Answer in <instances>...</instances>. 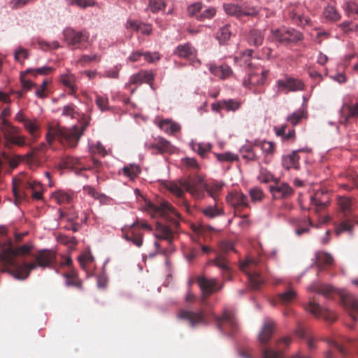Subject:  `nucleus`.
I'll list each match as a JSON object with an SVG mask.
<instances>
[{
	"mask_svg": "<svg viewBox=\"0 0 358 358\" xmlns=\"http://www.w3.org/2000/svg\"><path fill=\"white\" fill-rule=\"evenodd\" d=\"M264 35L261 30L254 29L250 31L248 41L250 45L259 47L262 45Z\"/></svg>",
	"mask_w": 358,
	"mask_h": 358,
	"instance_id": "41",
	"label": "nucleus"
},
{
	"mask_svg": "<svg viewBox=\"0 0 358 358\" xmlns=\"http://www.w3.org/2000/svg\"><path fill=\"white\" fill-rule=\"evenodd\" d=\"M338 204L341 212L343 214L344 220L341 222L336 229L337 235L344 232L350 231L352 229V222L355 217L352 214V201L347 197H341L338 199Z\"/></svg>",
	"mask_w": 358,
	"mask_h": 358,
	"instance_id": "8",
	"label": "nucleus"
},
{
	"mask_svg": "<svg viewBox=\"0 0 358 358\" xmlns=\"http://www.w3.org/2000/svg\"><path fill=\"white\" fill-rule=\"evenodd\" d=\"M197 282L203 293L202 302L206 299L215 292L219 291L222 289V286H218L217 280L215 278L208 279L204 276H199L197 278Z\"/></svg>",
	"mask_w": 358,
	"mask_h": 358,
	"instance_id": "16",
	"label": "nucleus"
},
{
	"mask_svg": "<svg viewBox=\"0 0 358 358\" xmlns=\"http://www.w3.org/2000/svg\"><path fill=\"white\" fill-rule=\"evenodd\" d=\"M167 189L176 195L179 199H182L184 196L183 189L179 187L177 184L171 182L167 185Z\"/></svg>",
	"mask_w": 358,
	"mask_h": 358,
	"instance_id": "64",
	"label": "nucleus"
},
{
	"mask_svg": "<svg viewBox=\"0 0 358 358\" xmlns=\"http://www.w3.org/2000/svg\"><path fill=\"white\" fill-rule=\"evenodd\" d=\"M64 40L66 45L71 49H85L90 39V33L83 29L77 31L71 27H67L63 31Z\"/></svg>",
	"mask_w": 358,
	"mask_h": 358,
	"instance_id": "7",
	"label": "nucleus"
},
{
	"mask_svg": "<svg viewBox=\"0 0 358 358\" xmlns=\"http://www.w3.org/2000/svg\"><path fill=\"white\" fill-rule=\"evenodd\" d=\"M310 202L316 208V210H320L329 202V196L327 192L323 189L317 190L311 196Z\"/></svg>",
	"mask_w": 358,
	"mask_h": 358,
	"instance_id": "23",
	"label": "nucleus"
},
{
	"mask_svg": "<svg viewBox=\"0 0 358 358\" xmlns=\"http://www.w3.org/2000/svg\"><path fill=\"white\" fill-rule=\"evenodd\" d=\"M192 147V150L201 157H203L211 148L209 145L202 143H193Z\"/></svg>",
	"mask_w": 358,
	"mask_h": 358,
	"instance_id": "61",
	"label": "nucleus"
},
{
	"mask_svg": "<svg viewBox=\"0 0 358 358\" xmlns=\"http://www.w3.org/2000/svg\"><path fill=\"white\" fill-rule=\"evenodd\" d=\"M145 209L152 217H161L169 222H173L176 227L179 226V222L175 217L179 216L173 206L166 201H158L155 203L146 202Z\"/></svg>",
	"mask_w": 358,
	"mask_h": 358,
	"instance_id": "4",
	"label": "nucleus"
},
{
	"mask_svg": "<svg viewBox=\"0 0 358 358\" xmlns=\"http://www.w3.org/2000/svg\"><path fill=\"white\" fill-rule=\"evenodd\" d=\"M23 126H24V129L29 133L31 138L34 141H36L40 137V136H41V134H40L41 124L37 119L29 118L23 124Z\"/></svg>",
	"mask_w": 358,
	"mask_h": 358,
	"instance_id": "31",
	"label": "nucleus"
},
{
	"mask_svg": "<svg viewBox=\"0 0 358 358\" xmlns=\"http://www.w3.org/2000/svg\"><path fill=\"white\" fill-rule=\"evenodd\" d=\"M0 129L6 143L20 147L26 145V137L20 135V129L11 124L8 120L1 122Z\"/></svg>",
	"mask_w": 358,
	"mask_h": 358,
	"instance_id": "9",
	"label": "nucleus"
},
{
	"mask_svg": "<svg viewBox=\"0 0 358 358\" xmlns=\"http://www.w3.org/2000/svg\"><path fill=\"white\" fill-rule=\"evenodd\" d=\"M151 148L157 150L160 153H171L173 152V147L171 145V143L161 137L155 140Z\"/></svg>",
	"mask_w": 358,
	"mask_h": 358,
	"instance_id": "36",
	"label": "nucleus"
},
{
	"mask_svg": "<svg viewBox=\"0 0 358 358\" xmlns=\"http://www.w3.org/2000/svg\"><path fill=\"white\" fill-rule=\"evenodd\" d=\"M165 7V0H150L148 8L149 9L155 13L163 9Z\"/></svg>",
	"mask_w": 358,
	"mask_h": 358,
	"instance_id": "62",
	"label": "nucleus"
},
{
	"mask_svg": "<svg viewBox=\"0 0 358 358\" xmlns=\"http://www.w3.org/2000/svg\"><path fill=\"white\" fill-rule=\"evenodd\" d=\"M296 334L299 337L306 340V343L310 350L315 349L316 345L315 338L312 335L307 334L306 329L303 327L299 326Z\"/></svg>",
	"mask_w": 358,
	"mask_h": 358,
	"instance_id": "42",
	"label": "nucleus"
},
{
	"mask_svg": "<svg viewBox=\"0 0 358 358\" xmlns=\"http://www.w3.org/2000/svg\"><path fill=\"white\" fill-rule=\"evenodd\" d=\"M222 189V185L219 183H206V189L205 192H207L208 194L214 199L215 201H217V196L219 192Z\"/></svg>",
	"mask_w": 358,
	"mask_h": 358,
	"instance_id": "51",
	"label": "nucleus"
},
{
	"mask_svg": "<svg viewBox=\"0 0 358 358\" xmlns=\"http://www.w3.org/2000/svg\"><path fill=\"white\" fill-rule=\"evenodd\" d=\"M90 118L88 116L83 115L80 120V130L78 126H73L71 129L61 127L57 125H49L46 134V140L49 145L57 139L61 143L74 148L77 145L78 141L86 128L90 124Z\"/></svg>",
	"mask_w": 358,
	"mask_h": 358,
	"instance_id": "2",
	"label": "nucleus"
},
{
	"mask_svg": "<svg viewBox=\"0 0 358 358\" xmlns=\"http://www.w3.org/2000/svg\"><path fill=\"white\" fill-rule=\"evenodd\" d=\"M240 268L248 277V282L252 289H258L264 283V280L260 275L262 265L258 259L248 258L240 265Z\"/></svg>",
	"mask_w": 358,
	"mask_h": 358,
	"instance_id": "6",
	"label": "nucleus"
},
{
	"mask_svg": "<svg viewBox=\"0 0 358 358\" xmlns=\"http://www.w3.org/2000/svg\"><path fill=\"white\" fill-rule=\"evenodd\" d=\"M255 147L260 148L262 151L266 154H272L275 150V143L266 141H255L254 143Z\"/></svg>",
	"mask_w": 358,
	"mask_h": 358,
	"instance_id": "50",
	"label": "nucleus"
},
{
	"mask_svg": "<svg viewBox=\"0 0 358 358\" xmlns=\"http://www.w3.org/2000/svg\"><path fill=\"white\" fill-rule=\"evenodd\" d=\"M248 66L249 67L248 78L243 80V86L250 90L253 89L255 94L263 93L264 90L262 85L266 81L268 71L261 66H253L251 62L248 63Z\"/></svg>",
	"mask_w": 358,
	"mask_h": 358,
	"instance_id": "5",
	"label": "nucleus"
},
{
	"mask_svg": "<svg viewBox=\"0 0 358 358\" xmlns=\"http://www.w3.org/2000/svg\"><path fill=\"white\" fill-rule=\"evenodd\" d=\"M155 236L157 239L165 240L171 243L174 237V231L169 226L157 222Z\"/></svg>",
	"mask_w": 358,
	"mask_h": 358,
	"instance_id": "26",
	"label": "nucleus"
},
{
	"mask_svg": "<svg viewBox=\"0 0 358 358\" xmlns=\"http://www.w3.org/2000/svg\"><path fill=\"white\" fill-rule=\"evenodd\" d=\"M155 74L152 71L141 70L133 74L129 78V85H141L148 83L152 88Z\"/></svg>",
	"mask_w": 358,
	"mask_h": 358,
	"instance_id": "21",
	"label": "nucleus"
},
{
	"mask_svg": "<svg viewBox=\"0 0 358 358\" xmlns=\"http://www.w3.org/2000/svg\"><path fill=\"white\" fill-rule=\"evenodd\" d=\"M203 4L200 2H196L193 4L189 5L187 7V13L191 17H194L198 20V15L200 14V12L202 11Z\"/></svg>",
	"mask_w": 358,
	"mask_h": 358,
	"instance_id": "57",
	"label": "nucleus"
},
{
	"mask_svg": "<svg viewBox=\"0 0 358 358\" xmlns=\"http://www.w3.org/2000/svg\"><path fill=\"white\" fill-rule=\"evenodd\" d=\"M54 70L53 68L50 66H43L37 69H27L26 73H30L34 77H36L38 75H48Z\"/></svg>",
	"mask_w": 358,
	"mask_h": 358,
	"instance_id": "56",
	"label": "nucleus"
},
{
	"mask_svg": "<svg viewBox=\"0 0 358 358\" xmlns=\"http://www.w3.org/2000/svg\"><path fill=\"white\" fill-rule=\"evenodd\" d=\"M216 322L219 329L224 333L232 334L238 329V323L232 310L224 309L221 317H217Z\"/></svg>",
	"mask_w": 358,
	"mask_h": 358,
	"instance_id": "12",
	"label": "nucleus"
},
{
	"mask_svg": "<svg viewBox=\"0 0 358 358\" xmlns=\"http://www.w3.org/2000/svg\"><path fill=\"white\" fill-rule=\"evenodd\" d=\"M43 186L36 180L23 176L15 178L13 181V192L17 201L26 200L31 194L33 199L39 200L43 198Z\"/></svg>",
	"mask_w": 358,
	"mask_h": 358,
	"instance_id": "3",
	"label": "nucleus"
},
{
	"mask_svg": "<svg viewBox=\"0 0 358 358\" xmlns=\"http://www.w3.org/2000/svg\"><path fill=\"white\" fill-rule=\"evenodd\" d=\"M53 198L60 205L69 203L73 199V193L58 190L53 194Z\"/></svg>",
	"mask_w": 358,
	"mask_h": 358,
	"instance_id": "44",
	"label": "nucleus"
},
{
	"mask_svg": "<svg viewBox=\"0 0 358 358\" xmlns=\"http://www.w3.org/2000/svg\"><path fill=\"white\" fill-rule=\"evenodd\" d=\"M27 75H30V73H26V70L24 71H22L20 75L22 89L25 92H28L29 90H31L32 87L36 86V83L27 78Z\"/></svg>",
	"mask_w": 358,
	"mask_h": 358,
	"instance_id": "52",
	"label": "nucleus"
},
{
	"mask_svg": "<svg viewBox=\"0 0 358 358\" xmlns=\"http://www.w3.org/2000/svg\"><path fill=\"white\" fill-rule=\"evenodd\" d=\"M215 156L217 159L220 162H231L237 161L238 159V156L237 155L231 153L230 152L222 154H215Z\"/></svg>",
	"mask_w": 358,
	"mask_h": 358,
	"instance_id": "58",
	"label": "nucleus"
},
{
	"mask_svg": "<svg viewBox=\"0 0 358 358\" xmlns=\"http://www.w3.org/2000/svg\"><path fill=\"white\" fill-rule=\"evenodd\" d=\"M275 322L271 319H266L264 320L262 331L259 334V341L264 345L268 343L273 334Z\"/></svg>",
	"mask_w": 358,
	"mask_h": 358,
	"instance_id": "24",
	"label": "nucleus"
},
{
	"mask_svg": "<svg viewBox=\"0 0 358 358\" xmlns=\"http://www.w3.org/2000/svg\"><path fill=\"white\" fill-rule=\"evenodd\" d=\"M341 116L344 119V123L345 124L350 119L358 117V103L344 104L341 108Z\"/></svg>",
	"mask_w": 358,
	"mask_h": 358,
	"instance_id": "34",
	"label": "nucleus"
},
{
	"mask_svg": "<svg viewBox=\"0 0 358 358\" xmlns=\"http://www.w3.org/2000/svg\"><path fill=\"white\" fill-rule=\"evenodd\" d=\"M319 271L326 269L334 264V258L331 254L320 251L315 253V262Z\"/></svg>",
	"mask_w": 358,
	"mask_h": 358,
	"instance_id": "25",
	"label": "nucleus"
},
{
	"mask_svg": "<svg viewBox=\"0 0 358 358\" xmlns=\"http://www.w3.org/2000/svg\"><path fill=\"white\" fill-rule=\"evenodd\" d=\"M270 191L275 199L288 198L294 193L293 189L287 183H275L271 185Z\"/></svg>",
	"mask_w": 358,
	"mask_h": 358,
	"instance_id": "22",
	"label": "nucleus"
},
{
	"mask_svg": "<svg viewBox=\"0 0 358 358\" xmlns=\"http://www.w3.org/2000/svg\"><path fill=\"white\" fill-rule=\"evenodd\" d=\"M343 303L352 319L356 321L357 320L356 314L358 313V299L354 296H348L343 299Z\"/></svg>",
	"mask_w": 358,
	"mask_h": 358,
	"instance_id": "33",
	"label": "nucleus"
},
{
	"mask_svg": "<svg viewBox=\"0 0 358 358\" xmlns=\"http://www.w3.org/2000/svg\"><path fill=\"white\" fill-rule=\"evenodd\" d=\"M273 38L285 45L296 44L303 39V35L294 29H272Z\"/></svg>",
	"mask_w": 358,
	"mask_h": 358,
	"instance_id": "10",
	"label": "nucleus"
},
{
	"mask_svg": "<svg viewBox=\"0 0 358 358\" xmlns=\"http://www.w3.org/2000/svg\"><path fill=\"white\" fill-rule=\"evenodd\" d=\"M346 182L341 186L346 189L358 188V175L355 172H349L346 174Z\"/></svg>",
	"mask_w": 358,
	"mask_h": 358,
	"instance_id": "45",
	"label": "nucleus"
},
{
	"mask_svg": "<svg viewBox=\"0 0 358 358\" xmlns=\"http://www.w3.org/2000/svg\"><path fill=\"white\" fill-rule=\"evenodd\" d=\"M230 36L231 31L228 25H225L221 27L217 33V38L220 41V43L225 42L226 41L229 40Z\"/></svg>",
	"mask_w": 358,
	"mask_h": 358,
	"instance_id": "59",
	"label": "nucleus"
},
{
	"mask_svg": "<svg viewBox=\"0 0 358 358\" xmlns=\"http://www.w3.org/2000/svg\"><path fill=\"white\" fill-rule=\"evenodd\" d=\"M60 82L64 87L69 89V94H76L78 90L77 78L73 74L71 73L62 74L60 76Z\"/></svg>",
	"mask_w": 358,
	"mask_h": 358,
	"instance_id": "32",
	"label": "nucleus"
},
{
	"mask_svg": "<svg viewBox=\"0 0 358 358\" xmlns=\"http://www.w3.org/2000/svg\"><path fill=\"white\" fill-rule=\"evenodd\" d=\"M296 296V292L292 289H289L285 292L279 294L277 296V301L282 304H286L292 302Z\"/></svg>",
	"mask_w": 358,
	"mask_h": 358,
	"instance_id": "46",
	"label": "nucleus"
},
{
	"mask_svg": "<svg viewBox=\"0 0 358 358\" xmlns=\"http://www.w3.org/2000/svg\"><path fill=\"white\" fill-rule=\"evenodd\" d=\"M324 16L325 18L331 21H338L341 19L340 13L338 12L336 7L331 5H328L325 7Z\"/></svg>",
	"mask_w": 358,
	"mask_h": 358,
	"instance_id": "49",
	"label": "nucleus"
},
{
	"mask_svg": "<svg viewBox=\"0 0 358 358\" xmlns=\"http://www.w3.org/2000/svg\"><path fill=\"white\" fill-rule=\"evenodd\" d=\"M95 103L99 109L102 111L108 109V99L107 97L96 95Z\"/></svg>",
	"mask_w": 358,
	"mask_h": 358,
	"instance_id": "63",
	"label": "nucleus"
},
{
	"mask_svg": "<svg viewBox=\"0 0 358 358\" xmlns=\"http://www.w3.org/2000/svg\"><path fill=\"white\" fill-rule=\"evenodd\" d=\"M253 147H255L254 144L251 146H244L241 149V152L242 153L243 158L250 161L257 160L258 157L254 152Z\"/></svg>",
	"mask_w": 358,
	"mask_h": 358,
	"instance_id": "54",
	"label": "nucleus"
},
{
	"mask_svg": "<svg viewBox=\"0 0 358 358\" xmlns=\"http://www.w3.org/2000/svg\"><path fill=\"white\" fill-rule=\"evenodd\" d=\"M122 171L124 175L131 179H134L140 173L141 169L138 165L130 164L129 166H125L122 169Z\"/></svg>",
	"mask_w": 358,
	"mask_h": 358,
	"instance_id": "55",
	"label": "nucleus"
},
{
	"mask_svg": "<svg viewBox=\"0 0 358 358\" xmlns=\"http://www.w3.org/2000/svg\"><path fill=\"white\" fill-rule=\"evenodd\" d=\"M208 69L215 76L223 80L229 78L232 74L231 67L227 64L216 65L210 63L208 64Z\"/></svg>",
	"mask_w": 358,
	"mask_h": 358,
	"instance_id": "28",
	"label": "nucleus"
},
{
	"mask_svg": "<svg viewBox=\"0 0 358 358\" xmlns=\"http://www.w3.org/2000/svg\"><path fill=\"white\" fill-rule=\"evenodd\" d=\"M64 164L67 169L78 171L86 170L87 168L80 159L74 157L68 156L64 159Z\"/></svg>",
	"mask_w": 358,
	"mask_h": 358,
	"instance_id": "38",
	"label": "nucleus"
},
{
	"mask_svg": "<svg viewBox=\"0 0 358 358\" xmlns=\"http://www.w3.org/2000/svg\"><path fill=\"white\" fill-rule=\"evenodd\" d=\"M83 189L88 194L94 199H99L101 202H103L107 199L105 195L99 193L94 187L90 185L84 186Z\"/></svg>",
	"mask_w": 358,
	"mask_h": 358,
	"instance_id": "60",
	"label": "nucleus"
},
{
	"mask_svg": "<svg viewBox=\"0 0 358 358\" xmlns=\"http://www.w3.org/2000/svg\"><path fill=\"white\" fill-rule=\"evenodd\" d=\"M306 112L303 109H299L292 114L289 115L286 120L289 122L293 127L296 126L299 122L305 117Z\"/></svg>",
	"mask_w": 358,
	"mask_h": 358,
	"instance_id": "47",
	"label": "nucleus"
},
{
	"mask_svg": "<svg viewBox=\"0 0 358 358\" xmlns=\"http://www.w3.org/2000/svg\"><path fill=\"white\" fill-rule=\"evenodd\" d=\"M201 212L206 217L210 219L224 214L223 210L218 206L217 201H215V204L213 206H208L203 208L201 209Z\"/></svg>",
	"mask_w": 358,
	"mask_h": 358,
	"instance_id": "39",
	"label": "nucleus"
},
{
	"mask_svg": "<svg viewBox=\"0 0 358 358\" xmlns=\"http://www.w3.org/2000/svg\"><path fill=\"white\" fill-rule=\"evenodd\" d=\"M212 264L220 268L223 271L224 278L229 279L231 270L228 260L222 254H218L216 258L212 261Z\"/></svg>",
	"mask_w": 358,
	"mask_h": 358,
	"instance_id": "35",
	"label": "nucleus"
},
{
	"mask_svg": "<svg viewBox=\"0 0 358 358\" xmlns=\"http://www.w3.org/2000/svg\"><path fill=\"white\" fill-rule=\"evenodd\" d=\"M224 11L228 15L241 17L242 16L255 15L257 11L254 8H248L245 6H238L234 3H225L223 6Z\"/></svg>",
	"mask_w": 358,
	"mask_h": 358,
	"instance_id": "18",
	"label": "nucleus"
},
{
	"mask_svg": "<svg viewBox=\"0 0 358 358\" xmlns=\"http://www.w3.org/2000/svg\"><path fill=\"white\" fill-rule=\"evenodd\" d=\"M306 310L312 313L315 317H322L328 322H334L336 320V316L333 312L327 308L322 307L319 303L310 301L306 307Z\"/></svg>",
	"mask_w": 358,
	"mask_h": 358,
	"instance_id": "17",
	"label": "nucleus"
},
{
	"mask_svg": "<svg viewBox=\"0 0 358 358\" xmlns=\"http://www.w3.org/2000/svg\"><path fill=\"white\" fill-rule=\"evenodd\" d=\"M178 317L187 322L191 327L206 323L205 313L203 310L194 312L187 309H181L178 313Z\"/></svg>",
	"mask_w": 358,
	"mask_h": 358,
	"instance_id": "14",
	"label": "nucleus"
},
{
	"mask_svg": "<svg viewBox=\"0 0 358 358\" xmlns=\"http://www.w3.org/2000/svg\"><path fill=\"white\" fill-rule=\"evenodd\" d=\"M182 186L196 199L204 196L206 183L203 177L195 175L182 182Z\"/></svg>",
	"mask_w": 358,
	"mask_h": 358,
	"instance_id": "11",
	"label": "nucleus"
},
{
	"mask_svg": "<svg viewBox=\"0 0 358 358\" xmlns=\"http://www.w3.org/2000/svg\"><path fill=\"white\" fill-rule=\"evenodd\" d=\"M31 249L32 245L28 244L14 248L10 238H6L3 242L0 243V262L2 265V271L8 272L16 279L24 280L28 278L31 271L37 267L48 268L55 264V253L50 250H42L33 255L35 259L34 262L19 264L16 262V257L28 255Z\"/></svg>",
	"mask_w": 358,
	"mask_h": 358,
	"instance_id": "1",
	"label": "nucleus"
},
{
	"mask_svg": "<svg viewBox=\"0 0 358 358\" xmlns=\"http://www.w3.org/2000/svg\"><path fill=\"white\" fill-rule=\"evenodd\" d=\"M277 92L278 93L288 94L289 92H296L303 90L304 85L301 80L285 76L276 81Z\"/></svg>",
	"mask_w": 358,
	"mask_h": 358,
	"instance_id": "15",
	"label": "nucleus"
},
{
	"mask_svg": "<svg viewBox=\"0 0 358 358\" xmlns=\"http://www.w3.org/2000/svg\"><path fill=\"white\" fill-rule=\"evenodd\" d=\"M274 131L278 136H280L283 140L294 141L296 138L295 129L294 128L289 129L287 132V125L284 124L280 127H275Z\"/></svg>",
	"mask_w": 358,
	"mask_h": 358,
	"instance_id": "37",
	"label": "nucleus"
},
{
	"mask_svg": "<svg viewBox=\"0 0 358 358\" xmlns=\"http://www.w3.org/2000/svg\"><path fill=\"white\" fill-rule=\"evenodd\" d=\"M159 128L167 134L178 132L181 127L179 124L170 120H163L159 123Z\"/></svg>",
	"mask_w": 358,
	"mask_h": 358,
	"instance_id": "40",
	"label": "nucleus"
},
{
	"mask_svg": "<svg viewBox=\"0 0 358 358\" xmlns=\"http://www.w3.org/2000/svg\"><path fill=\"white\" fill-rule=\"evenodd\" d=\"M303 10V7L300 4H291L285 9V15L298 26L309 25L310 20L304 15Z\"/></svg>",
	"mask_w": 358,
	"mask_h": 358,
	"instance_id": "13",
	"label": "nucleus"
},
{
	"mask_svg": "<svg viewBox=\"0 0 358 358\" xmlns=\"http://www.w3.org/2000/svg\"><path fill=\"white\" fill-rule=\"evenodd\" d=\"M303 150V149L294 150L291 154L284 156L282 161L283 167L287 170L290 169L298 170L299 169V161L300 159L299 152Z\"/></svg>",
	"mask_w": 358,
	"mask_h": 358,
	"instance_id": "27",
	"label": "nucleus"
},
{
	"mask_svg": "<svg viewBox=\"0 0 358 358\" xmlns=\"http://www.w3.org/2000/svg\"><path fill=\"white\" fill-rule=\"evenodd\" d=\"M292 342V339L289 336H285L280 338L277 342V349H271L268 348H262V358H285L282 352L281 345L288 347Z\"/></svg>",
	"mask_w": 358,
	"mask_h": 358,
	"instance_id": "19",
	"label": "nucleus"
},
{
	"mask_svg": "<svg viewBox=\"0 0 358 358\" xmlns=\"http://www.w3.org/2000/svg\"><path fill=\"white\" fill-rule=\"evenodd\" d=\"M226 200L229 204L234 208L236 211L242 210L249 206L247 196L241 192H230L227 196Z\"/></svg>",
	"mask_w": 358,
	"mask_h": 358,
	"instance_id": "20",
	"label": "nucleus"
},
{
	"mask_svg": "<svg viewBox=\"0 0 358 358\" xmlns=\"http://www.w3.org/2000/svg\"><path fill=\"white\" fill-rule=\"evenodd\" d=\"M216 10L213 7L203 6L202 11L198 15L199 20H210L215 15Z\"/></svg>",
	"mask_w": 358,
	"mask_h": 358,
	"instance_id": "53",
	"label": "nucleus"
},
{
	"mask_svg": "<svg viewBox=\"0 0 358 358\" xmlns=\"http://www.w3.org/2000/svg\"><path fill=\"white\" fill-rule=\"evenodd\" d=\"M195 48L189 43L178 45L173 51V54L178 57L191 59L196 56Z\"/></svg>",
	"mask_w": 358,
	"mask_h": 358,
	"instance_id": "30",
	"label": "nucleus"
},
{
	"mask_svg": "<svg viewBox=\"0 0 358 358\" xmlns=\"http://www.w3.org/2000/svg\"><path fill=\"white\" fill-rule=\"evenodd\" d=\"M138 222L131 224L129 229L123 234V237L127 241H131L137 247H141L143 244V234L136 231L135 226Z\"/></svg>",
	"mask_w": 358,
	"mask_h": 358,
	"instance_id": "29",
	"label": "nucleus"
},
{
	"mask_svg": "<svg viewBox=\"0 0 358 358\" xmlns=\"http://www.w3.org/2000/svg\"><path fill=\"white\" fill-rule=\"evenodd\" d=\"M309 289L313 292L321 294L326 297H330L331 295L334 292V289L325 284H316L311 285Z\"/></svg>",
	"mask_w": 358,
	"mask_h": 358,
	"instance_id": "43",
	"label": "nucleus"
},
{
	"mask_svg": "<svg viewBox=\"0 0 358 358\" xmlns=\"http://www.w3.org/2000/svg\"><path fill=\"white\" fill-rule=\"evenodd\" d=\"M343 9L349 17L358 19V4L352 1H347L343 5Z\"/></svg>",
	"mask_w": 358,
	"mask_h": 358,
	"instance_id": "48",
	"label": "nucleus"
}]
</instances>
